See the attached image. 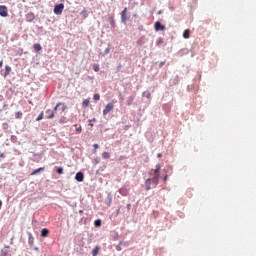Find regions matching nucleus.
Masks as SVG:
<instances>
[{
	"mask_svg": "<svg viewBox=\"0 0 256 256\" xmlns=\"http://www.w3.org/2000/svg\"><path fill=\"white\" fill-rule=\"evenodd\" d=\"M160 171H161V164H156L155 169H151L149 171V175L152 176V178H147V180L145 181L147 191H150L151 184H153L154 187H156L159 184Z\"/></svg>",
	"mask_w": 256,
	"mask_h": 256,
	"instance_id": "1",
	"label": "nucleus"
},
{
	"mask_svg": "<svg viewBox=\"0 0 256 256\" xmlns=\"http://www.w3.org/2000/svg\"><path fill=\"white\" fill-rule=\"evenodd\" d=\"M62 106V102H58L54 109H47L46 110V118L51 119L55 117V112L57 111L58 107Z\"/></svg>",
	"mask_w": 256,
	"mask_h": 256,
	"instance_id": "2",
	"label": "nucleus"
},
{
	"mask_svg": "<svg viewBox=\"0 0 256 256\" xmlns=\"http://www.w3.org/2000/svg\"><path fill=\"white\" fill-rule=\"evenodd\" d=\"M115 105L110 102L109 104L106 105V107L103 109V115H109V113H111V111H113Z\"/></svg>",
	"mask_w": 256,
	"mask_h": 256,
	"instance_id": "3",
	"label": "nucleus"
},
{
	"mask_svg": "<svg viewBox=\"0 0 256 256\" xmlns=\"http://www.w3.org/2000/svg\"><path fill=\"white\" fill-rule=\"evenodd\" d=\"M64 9V4H58L54 7V13L56 15H62Z\"/></svg>",
	"mask_w": 256,
	"mask_h": 256,
	"instance_id": "4",
	"label": "nucleus"
},
{
	"mask_svg": "<svg viewBox=\"0 0 256 256\" xmlns=\"http://www.w3.org/2000/svg\"><path fill=\"white\" fill-rule=\"evenodd\" d=\"M8 8L7 6H0V17H8Z\"/></svg>",
	"mask_w": 256,
	"mask_h": 256,
	"instance_id": "5",
	"label": "nucleus"
},
{
	"mask_svg": "<svg viewBox=\"0 0 256 256\" xmlns=\"http://www.w3.org/2000/svg\"><path fill=\"white\" fill-rule=\"evenodd\" d=\"M127 11H128V9L124 8L122 13H121V21L122 22H126V20H127Z\"/></svg>",
	"mask_w": 256,
	"mask_h": 256,
	"instance_id": "6",
	"label": "nucleus"
},
{
	"mask_svg": "<svg viewBox=\"0 0 256 256\" xmlns=\"http://www.w3.org/2000/svg\"><path fill=\"white\" fill-rule=\"evenodd\" d=\"M9 247H10L9 245H5V248L1 249L0 256H8V254H9V251H8Z\"/></svg>",
	"mask_w": 256,
	"mask_h": 256,
	"instance_id": "7",
	"label": "nucleus"
},
{
	"mask_svg": "<svg viewBox=\"0 0 256 256\" xmlns=\"http://www.w3.org/2000/svg\"><path fill=\"white\" fill-rule=\"evenodd\" d=\"M75 179L77 180V182H83L84 174L81 173V172L77 173L76 176H75Z\"/></svg>",
	"mask_w": 256,
	"mask_h": 256,
	"instance_id": "8",
	"label": "nucleus"
},
{
	"mask_svg": "<svg viewBox=\"0 0 256 256\" xmlns=\"http://www.w3.org/2000/svg\"><path fill=\"white\" fill-rule=\"evenodd\" d=\"M155 29H156V31L164 30L165 26H163V24H161V22H155Z\"/></svg>",
	"mask_w": 256,
	"mask_h": 256,
	"instance_id": "9",
	"label": "nucleus"
},
{
	"mask_svg": "<svg viewBox=\"0 0 256 256\" xmlns=\"http://www.w3.org/2000/svg\"><path fill=\"white\" fill-rule=\"evenodd\" d=\"M49 235V229L44 228L42 229L40 236H42V238H46Z\"/></svg>",
	"mask_w": 256,
	"mask_h": 256,
	"instance_id": "10",
	"label": "nucleus"
},
{
	"mask_svg": "<svg viewBox=\"0 0 256 256\" xmlns=\"http://www.w3.org/2000/svg\"><path fill=\"white\" fill-rule=\"evenodd\" d=\"M190 33H191L190 29H185V31L183 33L184 39H189Z\"/></svg>",
	"mask_w": 256,
	"mask_h": 256,
	"instance_id": "11",
	"label": "nucleus"
},
{
	"mask_svg": "<svg viewBox=\"0 0 256 256\" xmlns=\"http://www.w3.org/2000/svg\"><path fill=\"white\" fill-rule=\"evenodd\" d=\"M41 171H44V167H39L38 169H35L31 175H37L38 173H40Z\"/></svg>",
	"mask_w": 256,
	"mask_h": 256,
	"instance_id": "12",
	"label": "nucleus"
},
{
	"mask_svg": "<svg viewBox=\"0 0 256 256\" xmlns=\"http://www.w3.org/2000/svg\"><path fill=\"white\" fill-rule=\"evenodd\" d=\"M102 157H103L105 160H107V159H109V158L111 157V154L108 153L107 151H104V153H102Z\"/></svg>",
	"mask_w": 256,
	"mask_h": 256,
	"instance_id": "13",
	"label": "nucleus"
},
{
	"mask_svg": "<svg viewBox=\"0 0 256 256\" xmlns=\"http://www.w3.org/2000/svg\"><path fill=\"white\" fill-rule=\"evenodd\" d=\"M99 251H100V247H99V246H96V247L93 249V251H92L93 256H97V254L99 253Z\"/></svg>",
	"mask_w": 256,
	"mask_h": 256,
	"instance_id": "14",
	"label": "nucleus"
},
{
	"mask_svg": "<svg viewBox=\"0 0 256 256\" xmlns=\"http://www.w3.org/2000/svg\"><path fill=\"white\" fill-rule=\"evenodd\" d=\"M41 49H42L41 44H34V50H35L36 52L41 51Z\"/></svg>",
	"mask_w": 256,
	"mask_h": 256,
	"instance_id": "15",
	"label": "nucleus"
},
{
	"mask_svg": "<svg viewBox=\"0 0 256 256\" xmlns=\"http://www.w3.org/2000/svg\"><path fill=\"white\" fill-rule=\"evenodd\" d=\"M63 172H64L63 167H58V168L56 169V173H58V175H63Z\"/></svg>",
	"mask_w": 256,
	"mask_h": 256,
	"instance_id": "16",
	"label": "nucleus"
},
{
	"mask_svg": "<svg viewBox=\"0 0 256 256\" xmlns=\"http://www.w3.org/2000/svg\"><path fill=\"white\" fill-rule=\"evenodd\" d=\"M10 73H11V67L5 66V75H10Z\"/></svg>",
	"mask_w": 256,
	"mask_h": 256,
	"instance_id": "17",
	"label": "nucleus"
},
{
	"mask_svg": "<svg viewBox=\"0 0 256 256\" xmlns=\"http://www.w3.org/2000/svg\"><path fill=\"white\" fill-rule=\"evenodd\" d=\"M15 117H16V118H23V113H22V111H17V113H15Z\"/></svg>",
	"mask_w": 256,
	"mask_h": 256,
	"instance_id": "18",
	"label": "nucleus"
},
{
	"mask_svg": "<svg viewBox=\"0 0 256 256\" xmlns=\"http://www.w3.org/2000/svg\"><path fill=\"white\" fill-rule=\"evenodd\" d=\"M94 225H95L96 227H100V226L102 225L101 220H100V219L95 220V221H94Z\"/></svg>",
	"mask_w": 256,
	"mask_h": 256,
	"instance_id": "19",
	"label": "nucleus"
},
{
	"mask_svg": "<svg viewBox=\"0 0 256 256\" xmlns=\"http://www.w3.org/2000/svg\"><path fill=\"white\" fill-rule=\"evenodd\" d=\"M89 104H90V100L85 99V100H84V102H83V104H82V106H84V107H88V106H89Z\"/></svg>",
	"mask_w": 256,
	"mask_h": 256,
	"instance_id": "20",
	"label": "nucleus"
},
{
	"mask_svg": "<svg viewBox=\"0 0 256 256\" xmlns=\"http://www.w3.org/2000/svg\"><path fill=\"white\" fill-rule=\"evenodd\" d=\"M43 117H44V113H43V111L40 113V115L36 118V120L37 121H40V120H42L43 119Z\"/></svg>",
	"mask_w": 256,
	"mask_h": 256,
	"instance_id": "21",
	"label": "nucleus"
},
{
	"mask_svg": "<svg viewBox=\"0 0 256 256\" xmlns=\"http://www.w3.org/2000/svg\"><path fill=\"white\" fill-rule=\"evenodd\" d=\"M75 127H76V132L81 133V131H82L81 126H78V124H75Z\"/></svg>",
	"mask_w": 256,
	"mask_h": 256,
	"instance_id": "22",
	"label": "nucleus"
},
{
	"mask_svg": "<svg viewBox=\"0 0 256 256\" xmlns=\"http://www.w3.org/2000/svg\"><path fill=\"white\" fill-rule=\"evenodd\" d=\"M111 51V47H106L105 51H104V55H108Z\"/></svg>",
	"mask_w": 256,
	"mask_h": 256,
	"instance_id": "23",
	"label": "nucleus"
},
{
	"mask_svg": "<svg viewBox=\"0 0 256 256\" xmlns=\"http://www.w3.org/2000/svg\"><path fill=\"white\" fill-rule=\"evenodd\" d=\"M133 100H134V96H130L128 101V106H131Z\"/></svg>",
	"mask_w": 256,
	"mask_h": 256,
	"instance_id": "24",
	"label": "nucleus"
},
{
	"mask_svg": "<svg viewBox=\"0 0 256 256\" xmlns=\"http://www.w3.org/2000/svg\"><path fill=\"white\" fill-rule=\"evenodd\" d=\"M94 100H100L101 96L99 95V93H96L94 96H93Z\"/></svg>",
	"mask_w": 256,
	"mask_h": 256,
	"instance_id": "25",
	"label": "nucleus"
},
{
	"mask_svg": "<svg viewBox=\"0 0 256 256\" xmlns=\"http://www.w3.org/2000/svg\"><path fill=\"white\" fill-rule=\"evenodd\" d=\"M93 69H94V71H99L100 66H99V65H97V64H94Z\"/></svg>",
	"mask_w": 256,
	"mask_h": 256,
	"instance_id": "26",
	"label": "nucleus"
},
{
	"mask_svg": "<svg viewBox=\"0 0 256 256\" xmlns=\"http://www.w3.org/2000/svg\"><path fill=\"white\" fill-rule=\"evenodd\" d=\"M93 147H94L95 149H99V144H93Z\"/></svg>",
	"mask_w": 256,
	"mask_h": 256,
	"instance_id": "27",
	"label": "nucleus"
},
{
	"mask_svg": "<svg viewBox=\"0 0 256 256\" xmlns=\"http://www.w3.org/2000/svg\"><path fill=\"white\" fill-rule=\"evenodd\" d=\"M167 178H168V176H167V174H165V176H164V182H167Z\"/></svg>",
	"mask_w": 256,
	"mask_h": 256,
	"instance_id": "28",
	"label": "nucleus"
},
{
	"mask_svg": "<svg viewBox=\"0 0 256 256\" xmlns=\"http://www.w3.org/2000/svg\"><path fill=\"white\" fill-rule=\"evenodd\" d=\"M165 66V62H160V67Z\"/></svg>",
	"mask_w": 256,
	"mask_h": 256,
	"instance_id": "29",
	"label": "nucleus"
},
{
	"mask_svg": "<svg viewBox=\"0 0 256 256\" xmlns=\"http://www.w3.org/2000/svg\"><path fill=\"white\" fill-rule=\"evenodd\" d=\"M89 126L94 127V124H92V120H90Z\"/></svg>",
	"mask_w": 256,
	"mask_h": 256,
	"instance_id": "30",
	"label": "nucleus"
},
{
	"mask_svg": "<svg viewBox=\"0 0 256 256\" xmlns=\"http://www.w3.org/2000/svg\"><path fill=\"white\" fill-rule=\"evenodd\" d=\"M157 156H158V158H161V156H163V154L158 153Z\"/></svg>",
	"mask_w": 256,
	"mask_h": 256,
	"instance_id": "31",
	"label": "nucleus"
},
{
	"mask_svg": "<svg viewBox=\"0 0 256 256\" xmlns=\"http://www.w3.org/2000/svg\"><path fill=\"white\" fill-rule=\"evenodd\" d=\"M3 66V60H0V67Z\"/></svg>",
	"mask_w": 256,
	"mask_h": 256,
	"instance_id": "32",
	"label": "nucleus"
},
{
	"mask_svg": "<svg viewBox=\"0 0 256 256\" xmlns=\"http://www.w3.org/2000/svg\"><path fill=\"white\" fill-rule=\"evenodd\" d=\"M4 156H5L4 153H1V154H0V157H1V158H4Z\"/></svg>",
	"mask_w": 256,
	"mask_h": 256,
	"instance_id": "33",
	"label": "nucleus"
},
{
	"mask_svg": "<svg viewBox=\"0 0 256 256\" xmlns=\"http://www.w3.org/2000/svg\"><path fill=\"white\" fill-rule=\"evenodd\" d=\"M2 205H3L2 200H0V209H1Z\"/></svg>",
	"mask_w": 256,
	"mask_h": 256,
	"instance_id": "34",
	"label": "nucleus"
},
{
	"mask_svg": "<svg viewBox=\"0 0 256 256\" xmlns=\"http://www.w3.org/2000/svg\"><path fill=\"white\" fill-rule=\"evenodd\" d=\"M150 97H151V93H148L147 98H150Z\"/></svg>",
	"mask_w": 256,
	"mask_h": 256,
	"instance_id": "35",
	"label": "nucleus"
},
{
	"mask_svg": "<svg viewBox=\"0 0 256 256\" xmlns=\"http://www.w3.org/2000/svg\"><path fill=\"white\" fill-rule=\"evenodd\" d=\"M127 207H128V209H130V207H131V204H128V205H127Z\"/></svg>",
	"mask_w": 256,
	"mask_h": 256,
	"instance_id": "36",
	"label": "nucleus"
},
{
	"mask_svg": "<svg viewBox=\"0 0 256 256\" xmlns=\"http://www.w3.org/2000/svg\"><path fill=\"white\" fill-rule=\"evenodd\" d=\"M65 109H66V106L63 107V111H65Z\"/></svg>",
	"mask_w": 256,
	"mask_h": 256,
	"instance_id": "37",
	"label": "nucleus"
},
{
	"mask_svg": "<svg viewBox=\"0 0 256 256\" xmlns=\"http://www.w3.org/2000/svg\"><path fill=\"white\" fill-rule=\"evenodd\" d=\"M96 121V118H93V122H95Z\"/></svg>",
	"mask_w": 256,
	"mask_h": 256,
	"instance_id": "38",
	"label": "nucleus"
}]
</instances>
